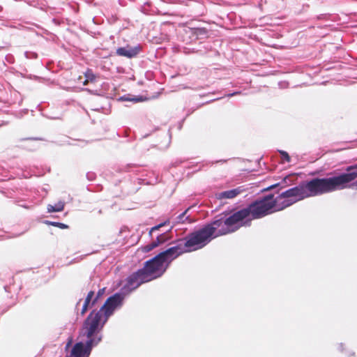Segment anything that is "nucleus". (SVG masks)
I'll list each match as a JSON object with an SVG mask.
<instances>
[{"instance_id": "obj_7", "label": "nucleus", "mask_w": 357, "mask_h": 357, "mask_svg": "<svg viewBox=\"0 0 357 357\" xmlns=\"http://www.w3.org/2000/svg\"><path fill=\"white\" fill-rule=\"evenodd\" d=\"M252 219L247 207L238 210L228 215L225 220L226 227H222L218 230L219 235H226L233 233L241 227H247L251 225Z\"/></svg>"}, {"instance_id": "obj_36", "label": "nucleus", "mask_w": 357, "mask_h": 357, "mask_svg": "<svg viewBox=\"0 0 357 357\" xmlns=\"http://www.w3.org/2000/svg\"><path fill=\"white\" fill-rule=\"evenodd\" d=\"M9 288L10 287L8 286H4V289L6 291H9V290H8Z\"/></svg>"}, {"instance_id": "obj_26", "label": "nucleus", "mask_w": 357, "mask_h": 357, "mask_svg": "<svg viewBox=\"0 0 357 357\" xmlns=\"http://www.w3.org/2000/svg\"><path fill=\"white\" fill-rule=\"evenodd\" d=\"M24 56L28 59H35L38 58V54L33 52H25Z\"/></svg>"}, {"instance_id": "obj_8", "label": "nucleus", "mask_w": 357, "mask_h": 357, "mask_svg": "<svg viewBox=\"0 0 357 357\" xmlns=\"http://www.w3.org/2000/svg\"><path fill=\"white\" fill-rule=\"evenodd\" d=\"M186 252H190V251L185 246L184 239L177 238L169 242L167 246L162 248L158 253L169 266L174 259Z\"/></svg>"}, {"instance_id": "obj_37", "label": "nucleus", "mask_w": 357, "mask_h": 357, "mask_svg": "<svg viewBox=\"0 0 357 357\" xmlns=\"http://www.w3.org/2000/svg\"><path fill=\"white\" fill-rule=\"evenodd\" d=\"M219 98H216V100H218ZM215 100V99H213V100H209V101H207L206 103H209V102H211Z\"/></svg>"}, {"instance_id": "obj_21", "label": "nucleus", "mask_w": 357, "mask_h": 357, "mask_svg": "<svg viewBox=\"0 0 357 357\" xmlns=\"http://www.w3.org/2000/svg\"><path fill=\"white\" fill-rule=\"evenodd\" d=\"M44 224L47 225H52V226H54V227H59L60 229H68L69 227V226L68 225H66L64 223H62V222H54V221H50V220H44Z\"/></svg>"}, {"instance_id": "obj_14", "label": "nucleus", "mask_w": 357, "mask_h": 357, "mask_svg": "<svg viewBox=\"0 0 357 357\" xmlns=\"http://www.w3.org/2000/svg\"><path fill=\"white\" fill-rule=\"evenodd\" d=\"M243 191V189L242 187H238L231 190L220 192L216 195V197L219 199H232L241 194Z\"/></svg>"}, {"instance_id": "obj_10", "label": "nucleus", "mask_w": 357, "mask_h": 357, "mask_svg": "<svg viewBox=\"0 0 357 357\" xmlns=\"http://www.w3.org/2000/svg\"><path fill=\"white\" fill-rule=\"evenodd\" d=\"M172 227L167 231H163L161 234H158L155 239L153 240L150 243L144 245L142 248V250L145 252H149L154 248L161 246L166 243H169L171 241V236L169 234V231L172 229Z\"/></svg>"}, {"instance_id": "obj_2", "label": "nucleus", "mask_w": 357, "mask_h": 357, "mask_svg": "<svg viewBox=\"0 0 357 357\" xmlns=\"http://www.w3.org/2000/svg\"><path fill=\"white\" fill-rule=\"evenodd\" d=\"M347 167L345 172L337 175L324 177L313 178L310 180L301 181L305 198L322 195L348 187H352L349 183L354 181L353 172Z\"/></svg>"}, {"instance_id": "obj_17", "label": "nucleus", "mask_w": 357, "mask_h": 357, "mask_svg": "<svg viewBox=\"0 0 357 357\" xmlns=\"http://www.w3.org/2000/svg\"><path fill=\"white\" fill-rule=\"evenodd\" d=\"M144 98L142 96H132L130 94L124 95L119 98V100L130 101L133 102H139L144 101Z\"/></svg>"}, {"instance_id": "obj_31", "label": "nucleus", "mask_w": 357, "mask_h": 357, "mask_svg": "<svg viewBox=\"0 0 357 357\" xmlns=\"http://www.w3.org/2000/svg\"><path fill=\"white\" fill-rule=\"evenodd\" d=\"M73 344V338L72 337H69L68 340V342L65 346V350L66 351H68V349L71 347Z\"/></svg>"}, {"instance_id": "obj_30", "label": "nucleus", "mask_w": 357, "mask_h": 357, "mask_svg": "<svg viewBox=\"0 0 357 357\" xmlns=\"http://www.w3.org/2000/svg\"><path fill=\"white\" fill-rule=\"evenodd\" d=\"M89 307H90V306L83 303L81 311L79 312V314L81 316H84L85 314V313L87 312Z\"/></svg>"}, {"instance_id": "obj_20", "label": "nucleus", "mask_w": 357, "mask_h": 357, "mask_svg": "<svg viewBox=\"0 0 357 357\" xmlns=\"http://www.w3.org/2000/svg\"><path fill=\"white\" fill-rule=\"evenodd\" d=\"M84 77H86V80L84 82V85H86L88 82H94L96 78V76L93 73V70L89 68H88L86 71L84 73Z\"/></svg>"}, {"instance_id": "obj_39", "label": "nucleus", "mask_w": 357, "mask_h": 357, "mask_svg": "<svg viewBox=\"0 0 357 357\" xmlns=\"http://www.w3.org/2000/svg\"><path fill=\"white\" fill-rule=\"evenodd\" d=\"M129 167H134V168H136L137 167L135 165H129Z\"/></svg>"}, {"instance_id": "obj_33", "label": "nucleus", "mask_w": 357, "mask_h": 357, "mask_svg": "<svg viewBox=\"0 0 357 357\" xmlns=\"http://www.w3.org/2000/svg\"><path fill=\"white\" fill-rule=\"evenodd\" d=\"M278 85L280 88H285L288 86V83L287 82H280L278 83Z\"/></svg>"}, {"instance_id": "obj_25", "label": "nucleus", "mask_w": 357, "mask_h": 357, "mask_svg": "<svg viewBox=\"0 0 357 357\" xmlns=\"http://www.w3.org/2000/svg\"><path fill=\"white\" fill-rule=\"evenodd\" d=\"M169 225V220H166L163 222H161L157 225H155L154 227H153L150 231H149V235L151 236L152 233L156 230H158L160 228L162 227L163 226H165V225Z\"/></svg>"}, {"instance_id": "obj_4", "label": "nucleus", "mask_w": 357, "mask_h": 357, "mask_svg": "<svg viewBox=\"0 0 357 357\" xmlns=\"http://www.w3.org/2000/svg\"><path fill=\"white\" fill-rule=\"evenodd\" d=\"M102 337V331L98 328L91 331V324L84 321L79 331L80 340L73 345L66 357H89L93 348L99 344Z\"/></svg>"}, {"instance_id": "obj_19", "label": "nucleus", "mask_w": 357, "mask_h": 357, "mask_svg": "<svg viewBox=\"0 0 357 357\" xmlns=\"http://www.w3.org/2000/svg\"><path fill=\"white\" fill-rule=\"evenodd\" d=\"M203 48L204 49H202V48H196V47L185 48L184 49V52L185 54L197 53V54H199L201 55H203V54H206L208 52V47L203 46Z\"/></svg>"}, {"instance_id": "obj_34", "label": "nucleus", "mask_w": 357, "mask_h": 357, "mask_svg": "<svg viewBox=\"0 0 357 357\" xmlns=\"http://www.w3.org/2000/svg\"><path fill=\"white\" fill-rule=\"evenodd\" d=\"M226 162H227V160H220L215 161V163H218V162L224 163Z\"/></svg>"}, {"instance_id": "obj_23", "label": "nucleus", "mask_w": 357, "mask_h": 357, "mask_svg": "<svg viewBox=\"0 0 357 357\" xmlns=\"http://www.w3.org/2000/svg\"><path fill=\"white\" fill-rule=\"evenodd\" d=\"M93 296H94V291L91 290L89 291V293L86 295V297L85 298L84 303L85 305H89L91 307H92V302L93 300Z\"/></svg>"}, {"instance_id": "obj_18", "label": "nucleus", "mask_w": 357, "mask_h": 357, "mask_svg": "<svg viewBox=\"0 0 357 357\" xmlns=\"http://www.w3.org/2000/svg\"><path fill=\"white\" fill-rule=\"evenodd\" d=\"M190 207L188 208L185 211H184L183 213H181L176 217V222L177 223H185V222L192 223V222H195V220H192L190 218V216H185L186 213L190 210Z\"/></svg>"}, {"instance_id": "obj_29", "label": "nucleus", "mask_w": 357, "mask_h": 357, "mask_svg": "<svg viewBox=\"0 0 357 357\" xmlns=\"http://www.w3.org/2000/svg\"><path fill=\"white\" fill-rule=\"evenodd\" d=\"M86 176L89 181H92L95 180L96 175L94 172H89L86 173Z\"/></svg>"}, {"instance_id": "obj_35", "label": "nucleus", "mask_w": 357, "mask_h": 357, "mask_svg": "<svg viewBox=\"0 0 357 357\" xmlns=\"http://www.w3.org/2000/svg\"><path fill=\"white\" fill-rule=\"evenodd\" d=\"M81 301H82V299H79V300L77 302V303H76V306H75L76 309L77 308L78 305L80 304Z\"/></svg>"}, {"instance_id": "obj_16", "label": "nucleus", "mask_w": 357, "mask_h": 357, "mask_svg": "<svg viewBox=\"0 0 357 357\" xmlns=\"http://www.w3.org/2000/svg\"><path fill=\"white\" fill-rule=\"evenodd\" d=\"M65 206V202L59 201L54 205L48 204L47 210L48 213L60 212L62 211Z\"/></svg>"}, {"instance_id": "obj_1", "label": "nucleus", "mask_w": 357, "mask_h": 357, "mask_svg": "<svg viewBox=\"0 0 357 357\" xmlns=\"http://www.w3.org/2000/svg\"><path fill=\"white\" fill-rule=\"evenodd\" d=\"M136 289L134 283L130 284L126 278L125 284L118 292L109 296L98 310H93L89 314L84 321L91 324V330L98 328L102 331L109 318L123 305L125 298Z\"/></svg>"}, {"instance_id": "obj_22", "label": "nucleus", "mask_w": 357, "mask_h": 357, "mask_svg": "<svg viewBox=\"0 0 357 357\" xmlns=\"http://www.w3.org/2000/svg\"><path fill=\"white\" fill-rule=\"evenodd\" d=\"M351 172H353V174H354V181L352 183H351V186L353 188H355V189H357V165H350V169H349Z\"/></svg>"}, {"instance_id": "obj_28", "label": "nucleus", "mask_w": 357, "mask_h": 357, "mask_svg": "<svg viewBox=\"0 0 357 357\" xmlns=\"http://www.w3.org/2000/svg\"><path fill=\"white\" fill-rule=\"evenodd\" d=\"M167 135H168V138H167V144L164 147H162V146L160 147V149H166L169 147V146L171 143V139H172V134H171L170 130H168Z\"/></svg>"}, {"instance_id": "obj_32", "label": "nucleus", "mask_w": 357, "mask_h": 357, "mask_svg": "<svg viewBox=\"0 0 357 357\" xmlns=\"http://www.w3.org/2000/svg\"><path fill=\"white\" fill-rule=\"evenodd\" d=\"M241 91H234L233 93H230L226 94V95H225V96L230 98V97H232V96H236V95H238V94H241Z\"/></svg>"}, {"instance_id": "obj_3", "label": "nucleus", "mask_w": 357, "mask_h": 357, "mask_svg": "<svg viewBox=\"0 0 357 357\" xmlns=\"http://www.w3.org/2000/svg\"><path fill=\"white\" fill-rule=\"evenodd\" d=\"M169 266L166 264L163 258L158 253L151 259L146 261L144 266L132 273L127 278L130 284L134 283L135 287L160 278Z\"/></svg>"}, {"instance_id": "obj_38", "label": "nucleus", "mask_w": 357, "mask_h": 357, "mask_svg": "<svg viewBox=\"0 0 357 357\" xmlns=\"http://www.w3.org/2000/svg\"><path fill=\"white\" fill-rule=\"evenodd\" d=\"M20 206H22V207H24V208H27V206H25V205L20 204Z\"/></svg>"}, {"instance_id": "obj_11", "label": "nucleus", "mask_w": 357, "mask_h": 357, "mask_svg": "<svg viewBox=\"0 0 357 357\" xmlns=\"http://www.w3.org/2000/svg\"><path fill=\"white\" fill-rule=\"evenodd\" d=\"M229 215V213L225 211L216 216L213 218L212 221L205 224L207 228H211L213 231V235H216L218 231L222 227H226L225 220L227 216Z\"/></svg>"}, {"instance_id": "obj_13", "label": "nucleus", "mask_w": 357, "mask_h": 357, "mask_svg": "<svg viewBox=\"0 0 357 357\" xmlns=\"http://www.w3.org/2000/svg\"><path fill=\"white\" fill-rule=\"evenodd\" d=\"M291 176H285L280 182L273 184L266 188L261 190V192L269 191V190H275V193H279L280 191L286 188L287 185H291Z\"/></svg>"}, {"instance_id": "obj_5", "label": "nucleus", "mask_w": 357, "mask_h": 357, "mask_svg": "<svg viewBox=\"0 0 357 357\" xmlns=\"http://www.w3.org/2000/svg\"><path fill=\"white\" fill-rule=\"evenodd\" d=\"M252 219H260L274 212L279 211L275 193L269 192L259 197L246 206Z\"/></svg>"}, {"instance_id": "obj_27", "label": "nucleus", "mask_w": 357, "mask_h": 357, "mask_svg": "<svg viewBox=\"0 0 357 357\" xmlns=\"http://www.w3.org/2000/svg\"><path fill=\"white\" fill-rule=\"evenodd\" d=\"M279 152L281 155V158L283 161H285V162L290 161V156L289 155L287 152H286L284 151H280Z\"/></svg>"}, {"instance_id": "obj_24", "label": "nucleus", "mask_w": 357, "mask_h": 357, "mask_svg": "<svg viewBox=\"0 0 357 357\" xmlns=\"http://www.w3.org/2000/svg\"><path fill=\"white\" fill-rule=\"evenodd\" d=\"M105 288L103 287L102 289H100L98 292L96 293V294L93 296V302H92V306H95L96 304L97 303V302L98 301V300L100 299V297L102 296V295L104 294L105 293Z\"/></svg>"}, {"instance_id": "obj_15", "label": "nucleus", "mask_w": 357, "mask_h": 357, "mask_svg": "<svg viewBox=\"0 0 357 357\" xmlns=\"http://www.w3.org/2000/svg\"><path fill=\"white\" fill-rule=\"evenodd\" d=\"M186 33L195 37V39H203L207 37L208 30L206 28H188Z\"/></svg>"}, {"instance_id": "obj_9", "label": "nucleus", "mask_w": 357, "mask_h": 357, "mask_svg": "<svg viewBox=\"0 0 357 357\" xmlns=\"http://www.w3.org/2000/svg\"><path fill=\"white\" fill-rule=\"evenodd\" d=\"M275 198H277V201L278 199L287 198L281 204H278V209L280 211L291 206L298 201L305 199L301 182L297 185L282 192Z\"/></svg>"}, {"instance_id": "obj_6", "label": "nucleus", "mask_w": 357, "mask_h": 357, "mask_svg": "<svg viewBox=\"0 0 357 357\" xmlns=\"http://www.w3.org/2000/svg\"><path fill=\"white\" fill-rule=\"evenodd\" d=\"M220 236L218 231L216 235H213L212 229L207 228L204 225L201 228L189 233L183 239L185 246L188 247L190 252L203 248L213 239Z\"/></svg>"}, {"instance_id": "obj_12", "label": "nucleus", "mask_w": 357, "mask_h": 357, "mask_svg": "<svg viewBox=\"0 0 357 357\" xmlns=\"http://www.w3.org/2000/svg\"><path fill=\"white\" fill-rule=\"evenodd\" d=\"M141 50L142 47L140 45L134 47L127 45L126 47H119L116 51V54L120 56L132 59L136 57Z\"/></svg>"}, {"instance_id": "obj_40", "label": "nucleus", "mask_w": 357, "mask_h": 357, "mask_svg": "<svg viewBox=\"0 0 357 357\" xmlns=\"http://www.w3.org/2000/svg\"><path fill=\"white\" fill-rule=\"evenodd\" d=\"M2 10H3V8H2V6H0V12H1V11H2Z\"/></svg>"}]
</instances>
